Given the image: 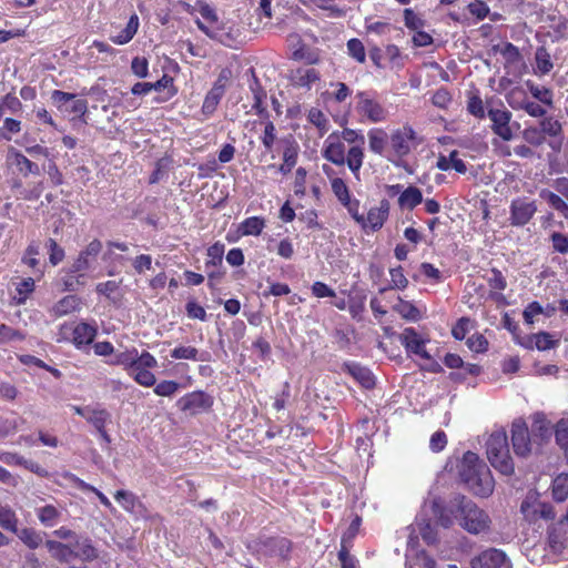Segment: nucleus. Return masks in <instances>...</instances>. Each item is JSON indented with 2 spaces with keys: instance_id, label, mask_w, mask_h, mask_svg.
<instances>
[{
  "instance_id": "f257e3e1",
  "label": "nucleus",
  "mask_w": 568,
  "mask_h": 568,
  "mask_svg": "<svg viewBox=\"0 0 568 568\" xmlns=\"http://www.w3.org/2000/svg\"><path fill=\"white\" fill-rule=\"evenodd\" d=\"M460 480L468 490L478 497H488L493 494L495 481L490 469L476 453L466 452L458 466Z\"/></svg>"
},
{
  "instance_id": "f03ea898",
  "label": "nucleus",
  "mask_w": 568,
  "mask_h": 568,
  "mask_svg": "<svg viewBox=\"0 0 568 568\" xmlns=\"http://www.w3.org/2000/svg\"><path fill=\"white\" fill-rule=\"evenodd\" d=\"M452 514L459 526L471 535L487 534L490 530L489 515L466 496L458 495L454 498Z\"/></svg>"
},
{
  "instance_id": "7ed1b4c3",
  "label": "nucleus",
  "mask_w": 568,
  "mask_h": 568,
  "mask_svg": "<svg viewBox=\"0 0 568 568\" xmlns=\"http://www.w3.org/2000/svg\"><path fill=\"white\" fill-rule=\"evenodd\" d=\"M486 454L491 466L504 475L514 473V462L510 457L508 437L505 429L494 430L486 442Z\"/></svg>"
},
{
  "instance_id": "20e7f679",
  "label": "nucleus",
  "mask_w": 568,
  "mask_h": 568,
  "mask_svg": "<svg viewBox=\"0 0 568 568\" xmlns=\"http://www.w3.org/2000/svg\"><path fill=\"white\" fill-rule=\"evenodd\" d=\"M415 139L416 132L409 125H404L400 129L394 130L389 135L390 149L386 159L397 164V160L403 159L410 153V141Z\"/></svg>"
},
{
  "instance_id": "39448f33",
  "label": "nucleus",
  "mask_w": 568,
  "mask_h": 568,
  "mask_svg": "<svg viewBox=\"0 0 568 568\" xmlns=\"http://www.w3.org/2000/svg\"><path fill=\"white\" fill-rule=\"evenodd\" d=\"M355 99L357 113L367 121L378 123L387 119V110L368 92H358Z\"/></svg>"
},
{
  "instance_id": "423d86ee",
  "label": "nucleus",
  "mask_w": 568,
  "mask_h": 568,
  "mask_svg": "<svg viewBox=\"0 0 568 568\" xmlns=\"http://www.w3.org/2000/svg\"><path fill=\"white\" fill-rule=\"evenodd\" d=\"M537 212V204L528 197H516L509 207V222L513 226H525Z\"/></svg>"
},
{
  "instance_id": "0eeeda50",
  "label": "nucleus",
  "mask_w": 568,
  "mask_h": 568,
  "mask_svg": "<svg viewBox=\"0 0 568 568\" xmlns=\"http://www.w3.org/2000/svg\"><path fill=\"white\" fill-rule=\"evenodd\" d=\"M510 433L514 453L519 457H527L531 453L532 442L526 422L521 418L515 419Z\"/></svg>"
},
{
  "instance_id": "6e6552de",
  "label": "nucleus",
  "mask_w": 568,
  "mask_h": 568,
  "mask_svg": "<svg viewBox=\"0 0 568 568\" xmlns=\"http://www.w3.org/2000/svg\"><path fill=\"white\" fill-rule=\"evenodd\" d=\"M471 568H511L507 555L497 548H488L475 556L470 561Z\"/></svg>"
},
{
  "instance_id": "1a4fd4ad",
  "label": "nucleus",
  "mask_w": 568,
  "mask_h": 568,
  "mask_svg": "<svg viewBox=\"0 0 568 568\" xmlns=\"http://www.w3.org/2000/svg\"><path fill=\"white\" fill-rule=\"evenodd\" d=\"M176 405L183 412L190 414H197L202 410L209 409L212 406V398L204 392H192L181 397Z\"/></svg>"
},
{
  "instance_id": "9d476101",
  "label": "nucleus",
  "mask_w": 568,
  "mask_h": 568,
  "mask_svg": "<svg viewBox=\"0 0 568 568\" xmlns=\"http://www.w3.org/2000/svg\"><path fill=\"white\" fill-rule=\"evenodd\" d=\"M488 118L493 122L491 129L495 134L501 138L504 141H510L513 139V131L509 126L511 120V113L506 109H489Z\"/></svg>"
},
{
  "instance_id": "9b49d317",
  "label": "nucleus",
  "mask_w": 568,
  "mask_h": 568,
  "mask_svg": "<svg viewBox=\"0 0 568 568\" xmlns=\"http://www.w3.org/2000/svg\"><path fill=\"white\" fill-rule=\"evenodd\" d=\"M72 558H78L85 562H91L100 558V551L94 546L92 539L88 536L79 535L78 538L71 542Z\"/></svg>"
},
{
  "instance_id": "f8f14e48",
  "label": "nucleus",
  "mask_w": 568,
  "mask_h": 568,
  "mask_svg": "<svg viewBox=\"0 0 568 568\" xmlns=\"http://www.w3.org/2000/svg\"><path fill=\"white\" fill-rule=\"evenodd\" d=\"M102 250V243L99 240L91 241L70 266L71 273H81L90 268L91 263Z\"/></svg>"
},
{
  "instance_id": "ddd939ff",
  "label": "nucleus",
  "mask_w": 568,
  "mask_h": 568,
  "mask_svg": "<svg viewBox=\"0 0 568 568\" xmlns=\"http://www.w3.org/2000/svg\"><path fill=\"white\" fill-rule=\"evenodd\" d=\"M398 338L407 352L419 355L426 359L430 357L424 348V341L419 337L414 327H406L403 333L399 334Z\"/></svg>"
},
{
  "instance_id": "4468645a",
  "label": "nucleus",
  "mask_w": 568,
  "mask_h": 568,
  "mask_svg": "<svg viewBox=\"0 0 568 568\" xmlns=\"http://www.w3.org/2000/svg\"><path fill=\"white\" fill-rule=\"evenodd\" d=\"M323 156L336 165L345 164V145L338 139H334L333 134L326 140Z\"/></svg>"
},
{
  "instance_id": "2eb2a0df",
  "label": "nucleus",
  "mask_w": 568,
  "mask_h": 568,
  "mask_svg": "<svg viewBox=\"0 0 568 568\" xmlns=\"http://www.w3.org/2000/svg\"><path fill=\"white\" fill-rule=\"evenodd\" d=\"M369 150L377 155L386 156V145L389 136L385 130L373 128L367 132Z\"/></svg>"
},
{
  "instance_id": "dca6fc26",
  "label": "nucleus",
  "mask_w": 568,
  "mask_h": 568,
  "mask_svg": "<svg viewBox=\"0 0 568 568\" xmlns=\"http://www.w3.org/2000/svg\"><path fill=\"white\" fill-rule=\"evenodd\" d=\"M389 203L387 200H382L379 206L372 207L366 220V227L369 226L373 231L379 230L388 217Z\"/></svg>"
},
{
  "instance_id": "f3484780",
  "label": "nucleus",
  "mask_w": 568,
  "mask_h": 568,
  "mask_svg": "<svg viewBox=\"0 0 568 568\" xmlns=\"http://www.w3.org/2000/svg\"><path fill=\"white\" fill-rule=\"evenodd\" d=\"M264 548L271 556L286 559L291 552L292 544L285 537H271L264 541Z\"/></svg>"
},
{
  "instance_id": "a211bd4d",
  "label": "nucleus",
  "mask_w": 568,
  "mask_h": 568,
  "mask_svg": "<svg viewBox=\"0 0 568 568\" xmlns=\"http://www.w3.org/2000/svg\"><path fill=\"white\" fill-rule=\"evenodd\" d=\"M531 433L535 440L539 439L540 443L546 442L551 437L552 426L551 423L546 418L545 414H534Z\"/></svg>"
},
{
  "instance_id": "6ab92c4d",
  "label": "nucleus",
  "mask_w": 568,
  "mask_h": 568,
  "mask_svg": "<svg viewBox=\"0 0 568 568\" xmlns=\"http://www.w3.org/2000/svg\"><path fill=\"white\" fill-rule=\"evenodd\" d=\"M97 327L88 323H80L73 329V343L77 348L90 345L97 336Z\"/></svg>"
},
{
  "instance_id": "aec40b11",
  "label": "nucleus",
  "mask_w": 568,
  "mask_h": 568,
  "mask_svg": "<svg viewBox=\"0 0 568 568\" xmlns=\"http://www.w3.org/2000/svg\"><path fill=\"white\" fill-rule=\"evenodd\" d=\"M51 557L60 562H69L72 559V545L63 544L58 540H47L44 542Z\"/></svg>"
},
{
  "instance_id": "412c9836",
  "label": "nucleus",
  "mask_w": 568,
  "mask_h": 568,
  "mask_svg": "<svg viewBox=\"0 0 568 568\" xmlns=\"http://www.w3.org/2000/svg\"><path fill=\"white\" fill-rule=\"evenodd\" d=\"M345 371L365 388H371L375 385L374 376L371 371L357 363L345 364Z\"/></svg>"
},
{
  "instance_id": "4be33fe9",
  "label": "nucleus",
  "mask_w": 568,
  "mask_h": 568,
  "mask_svg": "<svg viewBox=\"0 0 568 568\" xmlns=\"http://www.w3.org/2000/svg\"><path fill=\"white\" fill-rule=\"evenodd\" d=\"M139 26H140L139 17L135 13H133L130 17L125 28L122 29L118 34L112 36L110 38L111 41L113 43L120 44V45L130 42L133 39V37L136 34Z\"/></svg>"
},
{
  "instance_id": "5701e85b",
  "label": "nucleus",
  "mask_w": 568,
  "mask_h": 568,
  "mask_svg": "<svg viewBox=\"0 0 568 568\" xmlns=\"http://www.w3.org/2000/svg\"><path fill=\"white\" fill-rule=\"evenodd\" d=\"M251 91L253 94L254 103L252 105V110L261 118V119H268L270 113L266 109V106L263 104L264 99L266 98L265 90L261 87L260 82L255 78L254 84L251 87Z\"/></svg>"
},
{
  "instance_id": "b1692460",
  "label": "nucleus",
  "mask_w": 568,
  "mask_h": 568,
  "mask_svg": "<svg viewBox=\"0 0 568 568\" xmlns=\"http://www.w3.org/2000/svg\"><path fill=\"white\" fill-rule=\"evenodd\" d=\"M223 94L224 85L215 83L214 87L205 95L202 105V112L206 115H211L216 110V106L219 105Z\"/></svg>"
},
{
  "instance_id": "393cba45",
  "label": "nucleus",
  "mask_w": 568,
  "mask_h": 568,
  "mask_svg": "<svg viewBox=\"0 0 568 568\" xmlns=\"http://www.w3.org/2000/svg\"><path fill=\"white\" fill-rule=\"evenodd\" d=\"M14 534L30 549H37L43 544V534L33 528L17 529Z\"/></svg>"
},
{
  "instance_id": "a878e982",
  "label": "nucleus",
  "mask_w": 568,
  "mask_h": 568,
  "mask_svg": "<svg viewBox=\"0 0 568 568\" xmlns=\"http://www.w3.org/2000/svg\"><path fill=\"white\" fill-rule=\"evenodd\" d=\"M393 310L408 322L415 323L422 318L420 311L414 304L400 297H398V303L393 306Z\"/></svg>"
},
{
  "instance_id": "bb28decb",
  "label": "nucleus",
  "mask_w": 568,
  "mask_h": 568,
  "mask_svg": "<svg viewBox=\"0 0 568 568\" xmlns=\"http://www.w3.org/2000/svg\"><path fill=\"white\" fill-rule=\"evenodd\" d=\"M36 513L39 521L44 527H53L61 516V511L53 505L39 507L36 509Z\"/></svg>"
},
{
  "instance_id": "cd10ccee",
  "label": "nucleus",
  "mask_w": 568,
  "mask_h": 568,
  "mask_svg": "<svg viewBox=\"0 0 568 568\" xmlns=\"http://www.w3.org/2000/svg\"><path fill=\"white\" fill-rule=\"evenodd\" d=\"M422 202V191L416 186H408L398 197L399 205L408 210H413Z\"/></svg>"
},
{
  "instance_id": "c85d7f7f",
  "label": "nucleus",
  "mask_w": 568,
  "mask_h": 568,
  "mask_svg": "<svg viewBox=\"0 0 568 568\" xmlns=\"http://www.w3.org/2000/svg\"><path fill=\"white\" fill-rule=\"evenodd\" d=\"M539 196L548 202V204L559 212L566 219L568 217V204L567 202L558 194L542 189L539 193Z\"/></svg>"
},
{
  "instance_id": "c756f323",
  "label": "nucleus",
  "mask_w": 568,
  "mask_h": 568,
  "mask_svg": "<svg viewBox=\"0 0 568 568\" xmlns=\"http://www.w3.org/2000/svg\"><path fill=\"white\" fill-rule=\"evenodd\" d=\"M265 226V220L260 216H252L245 219L240 224V232L242 235L248 236V235H260Z\"/></svg>"
},
{
  "instance_id": "7c9ffc66",
  "label": "nucleus",
  "mask_w": 568,
  "mask_h": 568,
  "mask_svg": "<svg viewBox=\"0 0 568 568\" xmlns=\"http://www.w3.org/2000/svg\"><path fill=\"white\" fill-rule=\"evenodd\" d=\"M292 79L298 87H311L320 80V73L315 69L300 68L294 72Z\"/></svg>"
},
{
  "instance_id": "2f4dec72",
  "label": "nucleus",
  "mask_w": 568,
  "mask_h": 568,
  "mask_svg": "<svg viewBox=\"0 0 568 568\" xmlns=\"http://www.w3.org/2000/svg\"><path fill=\"white\" fill-rule=\"evenodd\" d=\"M13 164L23 176L29 174H40L39 165L18 151L13 153Z\"/></svg>"
},
{
  "instance_id": "473e14b6",
  "label": "nucleus",
  "mask_w": 568,
  "mask_h": 568,
  "mask_svg": "<svg viewBox=\"0 0 568 568\" xmlns=\"http://www.w3.org/2000/svg\"><path fill=\"white\" fill-rule=\"evenodd\" d=\"M363 159L364 152L361 145L352 146L347 152V158H345V163L356 178H358L359 170L363 165Z\"/></svg>"
},
{
  "instance_id": "72a5a7b5",
  "label": "nucleus",
  "mask_w": 568,
  "mask_h": 568,
  "mask_svg": "<svg viewBox=\"0 0 568 568\" xmlns=\"http://www.w3.org/2000/svg\"><path fill=\"white\" fill-rule=\"evenodd\" d=\"M406 568H436V561L426 551L420 550L414 557L406 556Z\"/></svg>"
},
{
  "instance_id": "f704fd0d",
  "label": "nucleus",
  "mask_w": 568,
  "mask_h": 568,
  "mask_svg": "<svg viewBox=\"0 0 568 568\" xmlns=\"http://www.w3.org/2000/svg\"><path fill=\"white\" fill-rule=\"evenodd\" d=\"M552 497L562 503L568 498V474L561 473L552 480Z\"/></svg>"
},
{
  "instance_id": "c9c22d12",
  "label": "nucleus",
  "mask_w": 568,
  "mask_h": 568,
  "mask_svg": "<svg viewBox=\"0 0 568 568\" xmlns=\"http://www.w3.org/2000/svg\"><path fill=\"white\" fill-rule=\"evenodd\" d=\"M138 362V349L121 352L115 355L111 364L123 366L129 373L135 368Z\"/></svg>"
},
{
  "instance_id": "e433bc0d",
  "label": "nucleus",
  "mask_w": 568,
  "mask_h": 568,
  "mask_svg": "<svg viewBox=\"0 0 568 568\" xmlns=\"http://www.w3.org/2000/svg\"><path fill=\"white\" fill-rule=\"evenodd\" d=\"M0 526L12 532L18 529V518L16 513L8 506L0 505Z\"/></svg>"
},
{
  "instance_id": "4c0bfd02",
  "label": "nucleus",
  "mask_w": 568,
  "mask_h": 568,
  "mask_svg": "<svg viewBox=\"0 0 568 568\" xmlns=\"http://www.w3.org/2000/svg\"><path fill=\"white\" fill-rule=\"evenodd\" d=\"M535 60L537 69L541 74H547L552 69L550 54L545 47L537 48Z\"/></svg>"
},
{
  "instance_id": "58836bf2",
  "label": "nucleus",
  "mask_w": 568,
  "mask_h": 568,
  "mask_svg": "<svg viewBox=\"0 0 568 568\" xmlns=\"http://www.w3.org/2000/svg\"><path fill=\"white\" fill-rule=\"evenodd\" d=\"M418 532L423 540L428 545H434L437 541V531L429 520L419 519L417 523Z\"/></svg>"
},
{
  "instance_id": "ea45409f",
  "label": "nucleus",
  "mask_w": 568,
  "mask_h": 568,
  "mask_svg": "<svg viewBox=\"0 0 568 568\" xmlns=\"http://www.w3.org/2000/svg\"><path fill=\"white\" fill-rule=\"evenodd\" d=\"M149 369L150 368L135 367L129 375L132 376L138 384L144 387H151L155 385L156 378Z\"/></svg>"
},
{
  "instance_id": "a19ab883",
  "label": "nucleus",
  "mask_w": 568,
  "mask_h": 568,
  "mask_svg": "<svg viewBox=\"0 0 568 568\" xmlns=\"http://www.w3.org/2000/svg\"><path fill=\"white\" fill-rule=\"evenodd\" d=\"M78 302L77 298L72 295L65 296L60 300L53 307L52 313L54 316H63L77 308Z\"/></svg>"
},
{
  "instance_id": "79ce46f5",
  "label": "nucleus",
  "mask_w": 568,
  "mask_h": 568,
  "mask_svg": "<svg viewBox=\"0 0 568 568\" xmlns=\"http://www.w3.org/2000/svg\"><path fill=\"white\" fill-rule=\"evenodd\" d=\"M49 253V262L55 266L64 260V250L57 243L55 240L49 239L45 243Z\"/></svg>"
},
{
  "instance_id": "37998d69",
  "label": "nucleus",
  "mask_w": 568,
  "mask_h": 568,
  "mask_svg": "<svg viewBox=\"0 0 568 568\" xmlns=\"http://www.w3.org/2000/svg\"><path fill=\"white\" fill-rule=\"evenodd\" d=\"M87 422L93 427L101 426L111 422V414L104 408L91 407Z\"/></svg>"
},
{
  "instance_id": "c03bdc74",
  "label": "nucleus",
  "mask_w": 568,
  "mask_h": 568,
  "mask_svg": "<svg viewBox=\"0 0 568 568\" xmlns=\"http://www.w3.org/2000/svg\"><path fill=\"white\" fill-rule=\"evenodd\" d=\"M526 84L535 99L547 105L552 104V93L549 89L545 87H538L530 81H527Z\"/></svg>"
},
{
  "instance_id": "a18cd8bd",
  "label": "nucleus",
  "mask_w": 568,
  "mask_h": 568,
  "mask_svg": "<svg viewBox=\"0 0 568 568\" xmlns=\"http://www.w3.org/2000/svg\"><path fill=\"white\" fill-rule=\"evenodd\" d=\"M171 357L174 359L203 361V358L199 356V349L193 346L175 347L171 352Z\"/></svg>"
},
{
  "instance_id": "49530a36",
  "label": "nucleus",
  "mask_w": 568,
  "mask_h": 568,
  "mask_svg": "<svg viewBox=\"0 0 568 568\" xmlns=\"http://www.w3.org/2000/svg\"><path fill=\"white\" fill-rule=\"evenodd\" d=\"M20 131V121L12 118H6L3 121V125L0 128V139L10 141L12 139V134L19 133Z\"/></svg>"
},
{
  "instance_id": "de8ad7c7",
  "label": "nucleus",
  "mask_w": 568,
  "mask_h": 568,
  "mask_svg": "<svg viewBox=\"0 0 568 568\" xmlns=\"http://www.w3.org/2000/svg\"><path fill=\"white\" fill-rule=\"evenodd\" d=\"M34 290V281L31 277L22 280L17 285V295H14V300L17 301V304H23L30 293H32Z\"/></svg>"
},
{
  "instance_id": "09e8293b",
  "label": "nucleus",
  "mask_w": 568,
  "mask_h": 568,
  "mask_svg": "<svg viewBox=\"0 0 568 568\" xmlns=\"http://www.w3.org/2000/svg\"><path fill=\"white\" fill-rule=\"evenodd\" d=\"M361 521H362V519H361L359 516H356L352 520V523L349 524L348 528L346 529V531L342 536L341 547H346V548H351L352 547L353 540L356 537V535L358 534Z\"/></svg>"
},
{
  "instance_id": "8fccbe9b",
  "label": "nucleus",
  "mask_w": 568,
  "mask_h": 568,
  "mask_svg": "<svg viewBox=\"0 0 568 568\" xmlns=\"http://www.w3.org/2000/svg\"><path fill=\"white\" fill-rule=\"evenodd\" d=\"M561 123L551 116L544 118L540 121V133L549 136H558L561 133Z\"/></svg>"
},
{
  "instance_id": "3c124183",
  "label": "nucleus",
  "mask_w": 568,
  "mask_h": 568,
  "mask_svg": "<svg viewBox=\"0 0 568 568\" xmlns=\"http://www.w3.org/2000/svg\"><path fill=\"white\" fill-rule=\"evenodd\" d=\"M67 477L72 478L74 480V483L77 484V486L79 488H81L82 490H88V491L94 493L103 506H105L108 508L112 507L110 499L103 493L98 490L95 487L91 486L90 484L84 483L82 479L75 477L74 475H67Z\"/></svg>"
},
{
  "instance_id": "603ef678",
  "label": "nucleus",
  "mask_w": 568,
  "mask_h": 568,
  "mask_svg": "<svg viewBox=\"0 0 568 568\" xmlns=\"http://www.w3.org/2000/svg\"><path fill=\"white\" fill-rule=\"evenodd\" d=\"M348 54L354 58L357 62L364 63L366 60V53L364 44L358 39H351L347 42Z\"/></svg>"
},
{
  "instance_id": "864d4df0",
  "label": "nucleus",
  "mask_w": 568,
  "mask_h": 568,
  "mask_svg": "<svg viewBox=\"0 0 568 568\" xmlns=\"http://www.w3.org/2000/svg\"><path fill=\"white\" fill-rule=\"evenodd\" d=\"M432 508L440 526H443L444 528H449L453 525L452 516L454 515L452 513L448 514L446 509L442 507L436 500L432 503Z\"/></svg>"
},
{
  "instance_id": "5fc2aeb1",
  "label": "nucleus",
  "mask_w": 568,
  "mask_h": 568,
  "mask_svg": "<svg viewBox=\"0 0 568 568\" xmlns=\"http://www.w3.org/2000/svg\"><path fill=\"white\" fill-rule=\"evenodd\" d=\"M180 389V384L174 381H162L161 383L156 384L154 387V393L158 396H165L170 397L174 395Z\"/></svg>"
},
{
  "instance_id": "6e6d98bb",
  "label": "nucleus",
  "mask_w": 568,
  "mask_h": 568,
  "mask_svg": "<svg viewBox=\"0 0 568 568\" xmlns=\"http://www.w3.org/2000/svg\"><path fill=\"white\" fill-rule=\"evenodd\" d=\"M535 346L538 351H548L554 348L558 342L551 338V335L547 332H540L534 335Z\"/></svg>"
},
{
  "instance_id": "4d7b16f0",
  "label": "nucleus",
  "mask_w": 568,
  "mask_h": 568,
  "mask_svg": "<svg viewBox=\"0 0 568 568\" xmlns=\"http://www.w3.org/2000/svg\"><path fill=\"white\" fill-rule=\"evenodd\" d=\"M331 184L335 196L341 203H344L351 199L348 187L341 178H334Z\"/></svg>"
},
{
  "instance_id": "13d9d810",
  "label": "nucleus",
  "mask_w": 568,
  "mask_h": 568,
  "mask_svg": "<svg viewBox=\"0 0 568 568\" xmlns=\"http://www.w3.org/2000/svg\"><path fill=\"white\" fill-rule=\"evenodd\" d=\"M84 274L71 273L69 270V274L63 278V288L69 292L77 291L80 285L84 284Z\"/></svg>"
},
{
  "instance_id": "bf43d9fd",
  "label": "nucleus",
  "mask_w": 568,
  "mask_h": 568,
  "mask_svg": "<svg viewBox=\"0 0 568 568\" xmlns=\"http://www.w3.org/2000/svg\"><path fill=\"white\" fill-rule=\"evenodd\" d=\"M432 102L437 108L447 109L452 103V94L446 88H440L433 94Z\"/></svg>"
},
{
  "instance_id": "052dcab7",
  "label": "nucleus",
  "mask_w": 568,
  "mask_h": 568,
  "mask_svg": "<svg viewBox=\"0 0 568 568\" xmlns=\"http://www.w3.org/2000/svg\"><path fill=\"white\" fill-rule=\"evenodd\" d=\"M114 498L118 503H120L122 505V507L124 509H126V510L134 509V506L136 503V497L133 493L128 491V490H118L114 494Z\"/></svg>"
},
{
  "instance_id": "680f3d73",
  "label": "nucleus",
  "mask_w": 568,
  "mask_h": 568,
  "mask_svg": "<svg viewBox=\"0 0 568 568\" xmlns=\"http://www.w3.org/2000/svg\"><path fill=\"white\" fill-rule=\"evenodd\" d=\"M344 206H346L348 213L352 215V217L361 224L363 229H366V220L363 214L359 213V202L357 200H351L345 201L342 203Z\"/></svg>"
},
{
  "instance_id": "e2e57ef3",
  "label": "nucleus",
  "mask_w": 568,
  "mask_h": 568,
  "mask_svg": "<svg viewBox=\"0 0 568 568\" xmlns=\"http://www.w3.org/2000/svg\"><path fill=\"white\" fill-rule=\"evenodd\" d=\"M195 6L197 7L199 12L201 16L209 21L212 24H216L219 22V17L215 12V10L207 4L206 2L202 0H197Z\"/></svg>"
},
{
  "instance_id": "0e129e2a",
  "label": "nucleus",
  "mask_w": 568,
  "mask_h": 568,
  "mask_svg": "<svg viewBox=\"0 0 568 568\" xmlns=\"http://www.w3.org/2000/svg\"><path fill=\"white\" fill-rule=\"evenodd\" d=\"M24 335L6 324H0V343L9 342V341H22Z\"/></svg>"
},
{
  "instance_id": "69168bd1",
  "label": "nucleus",
  "mask_w": 568,
  "mask_h": 568,
  "mask_svg": "<svg viewBox=\"0 0 568 568\" xmlns=\"http://www.w3.org/2000/svg\"><path fill=\"white\" fill-rule=\"evenodd\" d=\"M131 70L139 78H146L149 74V62L145 58L135 57L131 62Z\"/></svg>"
},
{
  "instance_id": "338daca9",
  "label": "nucleus",
  "mask_w": 568,
  "mask_h": 568,
  "mask_svg": "<svg viewBox=\"0 0 568 568\" xmlns=\"http://www.w3.org/2000/svg\"><path fill=\"white\" fill-rule=\"evenodd\" d=\"M468 348L476 353H483L487 349L488 342L481 334H474L466 342Z\"/></svg>"
},
{
  "instance_id": "774afa93",
  "label": "nucleus",
  "mask_w": 568,
  "mask_h": 568,
  "mask_svg": "<svg viewBox=\"0 0 568 568\" xmlns=\"http://www.w3.org/2000/svg\"><path fill=\"white\" fill-rule=\"evenodd\" d=\"M551 242H552V246H554L555 251H557L561 254L568 253V236L567 235L559 233V232H555L551 235Z\"/></svg>"
}]
</instances>
